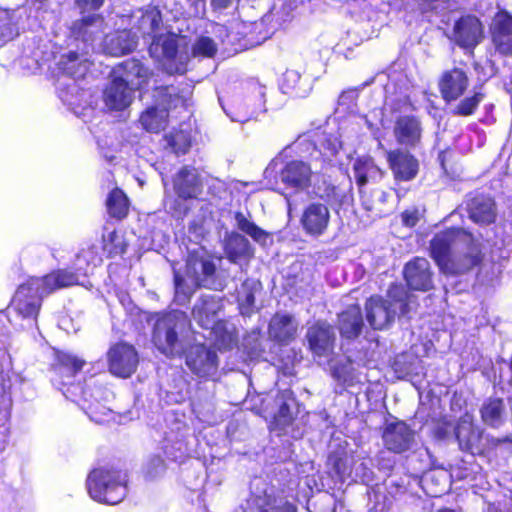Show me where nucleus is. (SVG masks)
Instances as JSON below:
<instances>
[{
  "instance_id": "412c9836",
  "label": "nucleus",
  "mask_w": 512,
  "mask_h": 512,
  "mask_svg": "<svg viewBox=\"0 0 512 512\" xmlns=\"http://www.w3.org/2000/svg\"><path fill=\"white\" fill-rule=\"evenodd\" d=\"M342 142L340 139L327 132L319 133L313 141V151L310 158L320 164L322 169L334 166L340 150Z\"/></svg>"
},
{
  "instance_id": "4be33fe9",
  "label": "nucleus",
  "mask_w": 512,
  "mask_h": 512,
  "mask_svg": "<svg viewBox=\"0 0 512 512\" xmlns=\"http://www.w3.org/2000/svg\"><path fill=\"white\" fill-rule=\"evenodd\" d=\"M393 134L399 145L410 148L418 146L422 138L420 118L415 115L398 116L394 122Z\"/></svg>"
},
{
  "instance_id": "6ab92c4d",
  "label": "nucleus",
  "mask_w": 512,
  "mask_h": 512,
  "mask_svg": "<svg viewBox=\"0 0 512 512\" xmlns=\"http://www.w3.org/2000/svg\"><path fill=\"white\" fill-rule=\"evenodd\" d=\"M403 277L408 290L429 291L433 288V273L424 257H414L403 268Z\"/></svg>"
},
{
  "instance_id": "5fc2aeb1",
  "label": "nucleus",
  "mask_w": 512,
  "mask_h": 512,
  "mask_svg": "<svg viewBox=\"0 0 512 512\" xmlns=\"http://www.w3.org/2000/svg\"><path fill=\"white\" fill-rule=\"evenodd\" d=\"M166 469V463L165 460L159 456H153L148 464L147 467V475L149 477H154L158 472H163Z\"/></svg>"
},
{
  "instance_id": "0eeeda50",
  "label": "nucleus",
  "mask_w": 512,
  "mask_h": 512,
  "mask_svg": "<svg viewBox=\"0 0 512 512\" xmlns=\"http://www.w3.org/2000/svg\"><path fill=\"white\" fill-rule=\"evenodd\" d=\"M214 255L204 248L189 251L186 259L187 274L193 277L196 288L217 289V265Z\"/></svg>"
},
{
  "instance_id": "338daca9",
  "label": "nucleus",
  "mask_w": 512,
  "mask_h": 512,
  "mask_svg": "<svg viewBox=\"0 0 512 512\" xmlns=\"http://www.w3.org/2000/svg\"><path fill=\"white\" fill-rule=\"evenodd\" d=\"M435 478H436V474L435 473H430L424 479L425 484L428 486L430 483L434 482Z\"/></svg>"
},
{
  "instance_id": "e2e57ef3",
  "label": "nucleus",
  "mask_w": 512,
  "mask_h": 512,
  "mask_svg": "<svg viewBox=\"0 0 512 512\" xmlns=\"http://www.w3.org/2000/svg\"><path fill=\"white\" fill-rule=\"evenodd\" d=\"M364 322H352V329L354 337L360 334Z\"/></svg>"
},
{
  "instance_id": "39448f33",
  "label": "nucleus",
  "mask_w": 512,
  "mask_h": 512,
  "mask_svg": "<svg viewBox=\"0 0 512 512\" xmlns=\"http://www.w3.org/2000/svg\"><path fill=\"white\" fill-rule=\"evenodd\" d=\"M414 296L400 282H392L386 291V297L370 296L365 303L366 320H395L405 317L414 303Z\"/></svg>"
},
{
  "instance_id": "a18cd8bd",
  "label": "nucleus",
  "mask_w": 512,
  "mask_h": 512,
  "mask_svg": "<svg viewBox=\"0 0 512 512\" xmlns=\"http://www.w3.org/2000/svg\"><path fill=\"white\" fill-rule=\"evenodd\" d=\"M414 362L415 358L411 354L401 353L394 358L391 367L397 378L406 379L415 374Z\"/></svg>"
},
{
  "instance_id": "13d9d810",
  "label": "nucleus",
  "mask_w": 512,
  "mask_h": 512,
  "mask_svg": "<svg viewBox=\"0 0 512 512\" xmlns=\"http://www.w3.org/2000/svg\"><path fill=\"white\" fill-rule=\"evenodd\" d=\"M105 0H75L77 6L82 12L98 10L102 7Z\"/></svg>"
},
{
  "instance_id": "f8f14e48",
  "label": "nucleus",
  "mask_w": 512,
  "mask_h": 512,
  "mask_svg": "<svg viewBox=\"0 0 512 512\" xmlns=\"http://www.w3.org/2000/svg\"><path fill=\"white\" fill-rule=\"evenodd\" d=\"M330 210L324 203L313 201L302 210L299 224L305 235L318 238L323 236L330 225Z\"/></svg>"
},
{
  "instance_id": "9b49d317",
  "label": "nucleus",
  "mask_w": 512,
  "mask_h": 512,
  "mask_svg": "<svg viewBox=\"0 0 512 512\" xmlns=\"http://www.w3.org/2000/svg\"><path fill=\"white\" fill-rule=\"evenodd\" d=\"M468 218L475 224L486 227L496 223L497 203L492 195L479 189L469 192L464 200Z\"/></svg>"
},
{
  "instance_id": "6e6d98bb",
  "label": "nucleus",
  "mask_w": 512,
  "mask_h": 512,
  "mask_svg": "<svg viewBox=\"0 0 512 512\" xmlns=\"http://www.w3.org/2000/svg\"><path fill=\"white\" fill-rule=\"evenodd\" d=\"M339 317V320H363L361 307L358 304L348 305Z\"/></svg>"
},
{
  "instance_id": "680f3d73",
  "label": "nucleus",
  "mask_w": 512,
  "mask_h": 512,
  "mask_svg": "<svg viewBox=\"0 0 512 512\" xmlns=\"http://www.w3.org/2000/svg\"><path fill=\"white\" fill-rule=\"evenodd\" d=\"M233 0H211V5L215 9H225L232 4Z\"/></svg>"
},
{
  "instance_id": "774afa93",
  "label": "nucleus",
  "mask_w": 512,
  "mask_h": 512,
  "mask_svg": "<svg viewBox=\"0 0 512 512\" xmlns=\"http://www.w3.org/2000/svg\"><path fill=\"white\" fill-rule=\"evenodd\" d=\"M488 512H502V511L495 506H489Z\"/></svg>"
},
{
  "instance_id": "f704fd0d",
  "label": "nucleus",
  "mask_w": 512,
  "mask_h": 512,
  "mask_svg": "<svg viewBox=\"0 0 512 512\" xmlns=\"http://www.w3.org/2000/svg\"><path fill=\"white\" fill-rule=\"evenodd\" d=\"M105 205L108 215L117 221L124 220L129 214L130 200L119 187L113 188L108 193Z\"/></svg>"
},
{
  "instance_id": "37998d69",
  "label": "nucleus",
  "mask_w": 512,
  "mask_h": 512,
  "mask_svg": "<svg viewBox=\"0 0 512 512\" xmlns=\"http://www.w3.org/2000/svg\"><path fill=\"white\" fill-rule=\"evenodd\" d=\"M167 146L176 155H185L191 148V137L183 130H173L165 135Z\"/></svg>"
},
{
  "instance_id": "a19ab883",
  "label": "nucleus",
  "mask_w": 512,
  "mask_h": 512,
  "mask_svg": "<svg viewBox=\"0 0 512 512\" xmlns=\"http://www.w3.org/2000/svg\"><path fill=\"white\" fill-rule=\"evenodd\" d=\"M234 218L236 220L237 228L249 235L255 242L265 245L271 234L261 227L256 225L254 222L248 220L245 215L238 211L235 212Z\"/></svg>"
},
{
  "instance_id": "a211bd4d",
  "label": "nucleus",
  "mask_w": 512,
  "mask_h": 512,
  "mask_svg": "<svg viewBox=\"0 0 512 512\" xmlns=\"http://www.w3.org/2000/svg\"><path fill=\"white\" fill-rule=\"evenodd\" d=\"M384 447L395 454H402L411 449L415 433L411 427L402 420L386 425L382 432Z\"/></svg>"
},
{
  "instance_id": "2eb2a0df",
  "label": "nucleus",
  "mask_w": 512,
  "mask_h": 512,
  "mask_svg": "<svg viewBox=\"0 0 512 512\" xmlns=\"http://www.w3.org/2000/svg\"><path fill=\"white\" fill-rule=\"evenodd\" d=\"M386 160L396 182L412 181L419 173V160L407 150H389L386 152Z\"/></svg>"
},
{
  "instance_id": "79ce46f5",
  "label": "nucleus",
  "mask_w": 512,
  "mask_h": 512,
  "mask_svg": "<svg viewBox=\"0 0 512 512\" xmlns=\"http://www.w3.org/2000/svg\"><path fill=\"white\" fill-rule=\"evenodd\" d=\"M62 70L73 78L84 76L88 69L86 59H81L80 54L76 51H70L62 56Z\"/></svg>"
},
{
  "instance_id": "2f4dec72",
  "label": "nucleus",
  "mask_w": 512,
  "mask_h": 512,
  "mask_svg": "<svg viewBox=\"0 0 512 512\" xmlns=\"http://www.w3.org/2000/svg\"><path fill=\"white\" fill-rule=\"evenodd\" d=\"M481 421L488 427L499 428L504 423L505 403L501 397L487 398L479 409Z\"/></svg>"
},
{
  "instance_id": "c85d7f7f",
  "label": "nucleus",
  "mask_w": 512,
  "mask_h": 512,
  "mask_svg": "<svg viewBox=\"0 0 512 512\" xmlns=\"http://www.w3.org/2000/svg\"><path fill=\"white\" fill-rule=\"evenodd\" d=\"M104 18L100 14L82 17L73 22L71 35L77 41L93 43L103 33Z\"/></svg>"
},
{
  "instance_id": "72a5a7b5",
  "label": "nucleus",
  "mask_w": 512,
  "mask_h": 512,
  "mask_svg": "<svg viewBox=\"0 0 512 512\" xmlns=\"http://www.w3.org/2000/svg\"><path fill=\"white\" fill-rule=\"evenodd\" d=\"M225 254L233 263L253 256V248L248 239L240 233H231L225 241Z\"/></svg>"
},
{
  "instance_id": "0e129e2a",
  "label": "nucleus",
  "mask_w": 512,
  "mask_h": 512,
  "mask_svg": "<svg viewBox=\"0 0 512 512\" xmlns=\"http://www.w3.org/2000/svg\"><path fill=\"white\" fill-rule=\"evenodd\" d=\"M445 492V484L440 487V488H436V489H432L429 494L432 496V497H439L441 496L443 493Z\"/></svg>"
},
{
  "instance_id": "e433bc0d",
  "label": "nucleus",
  "mask_w": 512,
  "mask_h": 512,
  "mask_svg": "<svg viewBox=\"0 0 512 512\" xmlns=\"http://www.w3.org/2000/svg\"><path fill=\"white\" fill-rule=\"evenodd\" d=\"M279 87L282 93L292 97H303L306 93V81L293 69H287L282 74Z\"/></svg>"
},
{
  "instance_id": "bb28decb",
  "label": "nucleus",
  "mask_w": 512,
  "mask_h": 512,
  "mask_svg": "<svg viewBox=\"0 0 512 512\" xmlns=\"http://www.w3.org/2000/svg\"><path fill=\"white\" fill-rule=\"evenodd\" d=\"M277 397L280 398L281 403L271 419L269 430L275 431L277 432V435L281 436L295 421L290 403H296L297 399L294 391L289 388L279 391Z\"/></svg>"
},
{
  "instance_id": "1a4fd4ad",
  "label": "nucleus",
  "mask_w": 512,
  "mask_h": 512,
  "mask_svg": "<svg viewBox=\"0 0 512 512\" xmlns=\"http://www.w3.org/2000/svg\"><path fill=\"white\" fill-rule=\"evenodd\" d=\"M44 296L46 295L40 292V288L38 285H35L30 276L18 286L9 303V308L18 317L36 320L39 316Z\"/></svg>"
},
{
  "instance_id": "4468645a",
  "label": "nucleus",
  "mask_w": 512,
  "mask_h": 512,
  "mask_svg": "<svg viewBox=\"0 0 512 512\" xmlns=\"http://www.w3.org/2000/svg\"><path fill=\"white\" fill-rule=\"evenodd\" d=\"M86 361L74 354L56 350L49 371L52 382L58 385H71L77 374L84 368Z\"/></svg>"
},
{
  "instance_id": "9d476101",
  "label": "nucleus",
  "mask_w": 512,
  "mask_h": 512,
  "mask_svg": "<svg viewBox=\"0 0 512 512\" xmlns=\"http://www.w3.org/2000/svg\"><path fill=\"white\" fill-rule=\"evenodd\" d=\"M108 371L117 378H130L139 365V354L134 345L119 341L106 352Z\"/></svg>"
},
{
  "instance_id": "4c0bfd02",
  "label": "nucleus",
  "mask_w": 512,
  "mask_h": 512,
  "mask_svg": "<svg viewBox=\"0 0 512 512\" xmlns=\"http://www.w3.org/2000/svg\"><path fill=\"white\" fill-rule=\"evenodd\" d=\"M128 242L118 230H113L103 237L102 250L107 258L114 259L123 257L127 252Z\"/></svg>"
},
{
  "instance_id": "c03bdc74",
  "label": "nucleus",
  "mask_w": 512,
  "mask_h": 512,
  "mask_svg": "<svg viewBox=\"0 0 512 512\" xmlns=\"http://www.w3.org/2000/svg\"><path fill=\"white\" fill-rule=\"evenodd\" d=\"M162 21L163 19L161 11L158 7L154 6L146 9L142 13L139 19V24L141 28L147 29L148 34L153 38L154 36L158 35V32L161 29Z\"/></svg>"
},
{
  "instance_id": "58836bf2",
  "label": "nucleus",
  "mask_w": 512,
  "mask_h": 512,
  "mask_svg": "<svg viewBox=\"0 0 512 512\" xmlns=\"http://www.w3.org/2000/svg\"><path fill=\"white\" fill-rule=\"evenodd\" d=\"M226 322H212L211 326L201 325L205 329H210L208 338L214 342L219 349L230 350L236 342V335L227 331L225 328Z\"/></svg>"
},
{
  "instance_id": "5701e85b",
  "label": "nucleus",
  "mask_w": 512,
  "mask_h": 512,
  "mask_svg": "<svg viewBox=\"0 0 512 512\" xmlns=\"http://www.w3.org/2000/svg\"><path fill=\"white\" fill-rule=\"evenodd\" d=\"M110 77L103 91V101L108 109L123 111L131 104L135 88L114 76Z\"/></svg>"
},
{
  "instance_id": "aec40b11",
  "label": "nucleus",
  "mask_w": 512,
  "mask_h": 512,
  "mask_svg": "<svg viewBox=\"0 0 512 512\" xmlns=\"http://www.w3.org/2000/svg\"><path fill=\"white\" fill-rule=\"evenodd\" d=\"M35 285L42 294L50 295L58 290L70 288L80 284L79 274L70 268L53 269L43 276H31Z\"/></svg>"
},
{
  "instance_id": "ea45409f",
  "label": "nucleus",
  "mask_w": 512,
  "mask_h": 512,
  "mask_svg": "<svg viewBox=\"0 0 512 512\" xmlns=\"http://www.w3.org/2000/svg\"><path fill=\"white\" fill-rule=\"evenodd\" d=\"M268 332L279 345H288L296 338L297 327L295 322H269Z\"/></svg>"
},
{
  "instance_id": "a878e982",
  "label": "nucleus",
  "mask_w": 512,
  "mask_h": 512,
  "mask_svg": "<svg viewBox=\"0 0 512 512\" xmlns=\"http://www.w3.org/2000/svg\"><path fill=\"white\" fill-rule=\"evenodd\" d=\"M483 436V431L471 422L460 421L455 427V438L459 449L474 456L483 454L481 449Z\"/></svg>"
},
{
  "instance_id": "052dcab7",
  "label": "nucleus",
  "mask_w": 512,
  "mask_h": 512,
  "mask_svg": "<svg viewBox=\"0 0 512 512\" xmlns=\"http://www.w3.org/2000/svg\"><path fill=\"white\" fill-rule=\"evenodd\" d=\"M259 512H282V508L275 505L270 500H266L262 505L259 506Z\"/></svg>"
},
{
  "instance_id": "f3484780",
  "label": "nucleus",
  "mask_w": 512,
  "mask_h": 512,
  "mask_svg": "<svg viewBox=\"0 0 512 512\" xmlns=\"http://www.w3.org/2000/svg\"><path fill=\"white\" fill-rule=\"evenodd\" d=\"M153 74L152 69L136 57H131L117 63L110 72V76L125 81L128 85L135 83L138 89L146 87Z\"/></svg>"
},
{
  "instance_id": "20e7f679",
  "label": "nucleus",
  "mask_w": 512,
  "mask_h": 512,
  "mask_svg": "<svg viewBox=\"0 0 512 512\" xmlns=\"http://www.w3.org/2000/svg\"><path fill=\"white\" fill-rule=\"evenodd\" d=\"M127 475L113 464L99 465L86 478L88 495L96 502L116 505L127 495Z\"/></svg>"
},
{
  "instance_id": "393cba45",
  "label": "nucleus",
  "mask_w": 512,
  "mask_h": 512,
  "mask_svg": "<svg viewBox=\"0 0 512 512\" xmlns=\"http://www.w3.org/2000/svg\"><path fill=\"white\" fill-rule=\"evenodd\" d=\"M306 339L309 349L318 357L327 356L333 351L335 334L329 325L316 322L308 329Z\"/></svg>"
},
{
  "instance_id": "603ef678",
  "label": "nucleus",
  "mask_w": 512,
  "mask_h": 512,
  "mask_svg": "<svg viewBox=\"0 0 512 512\" xmlns=\"http://www.w3.org/2000/svg\"><path fill=\"white\" fill-rule=\"evenodd\" d=\"M331 375L342 386H353L356 382L353 369L347 364H336Z\"/></svg>"
},
{
  "instance_id": "7c9ffc66",
  "label": "nucleus",
  "mask_w": 512,
  "mask_h": 512,
  "mask_svg": "<svg viewBox=\"0 0 512 512\" xmlns=\"http://www.w3.org/2000/svg\"><path fill=\"white\" fill-rule=\"evenodd\" d=\"M223 298L216 295H202L192 309L196 320H222Z\"/></svg>"
},
{
  "instance_id": "864d4df0",
  "label": "nucleus",
  "mask_w": 512,
  "mask_h": 512,
  "mask_svg": "<svg viewBox=\"0 0 512 512\" xmlns=\"http://www.w3.org/2000/svg\"><path fill=\"white\" fill-rule=\"evenodd\" d=\"M328 464L332 467L338 476H343L348 472L347 456L343 453H332L328 457Z\"/></svg>"
},
{
  "instance_id": "b1692460",
  "label": "nucleus",
  "mask_w": 512,
  "mask_h": 512,
  "mask_svg": "<svg viewBox=\"0 0 512 512\" xmlns=\"http://www.w3.org/2000/svg\"><path fill=\"white\" fill-rule=\"evenodd\" d=\"M138 38L130 29H118L105 37L103 49L106 54L121 57L136 50Z\"/></svg>"
},
{
  "instance_id": "dca6fc26",
  "label": "nucleus",
  "mask_w": 512,
  "mask_h": 512,
  "mask_svg": "<svg viewBox=\"0 0 512 512\" xmlns=\"http://www.w3.org/2000/svg\"><path fill=\"white\" fill-rule=\"evenodd\" d=\"M153 103L165 111L181 113L189 105L190 92L174 84L159 85L153 88Z\"/></svg>"
},
{
  "instance_id": "cd10ccee",
  "label": "nucleus",
  "mask_w": 512,
  "mask_h": 512,
  "mask_svg": "<svg viewBox=\"0 0 512 512\" xmlns=\"http://www.w3.org/2000/svg\"><path fill=\"white\" fill-rule=\"evenodd\" d=\"M312 171L309 164L292 160L286 163L280 172L282 182L296 190H303L310 185Z\"/></svg>"
},
{
  "instance_id": "69168bd1",
  "label": "nucleus",
  "mask_w": 512,
  "mask_h": 512,
  "mask_svg": "<svg viewBox=\"0 0 512 512\" xmlns=\"http://www.w3.org/2000/svg\"><path fill=\"white\" fill-rule=\"evenodd\" d=\"M372 326L373 329H376V330H381V329H384L386 328L387 324H389L390 322H383V323H379V322H374V321H371L369 322Z\"/></svg>"
},
{
  "instance_id": "09e8293b",
  "label": "nucleus",
  "mask_w": 512,
  "mask_h": 512,
  "mask_svg": "<svg viewBox=\"0 0 512 512\" xmlns=\"http://www.w3.org/2000/svg\"><path fill=\"white\" fill-rule=\"evenodd\" d=\"M505 445L512 446V439L509 436L493 437L490 435L483 436L481 449L483 454L481 456L497 455V452Z\"/></svg>"
},
{
  "instance_id": "c9c22d12",
  "label": "nucleus",
  "mask_w": 512,
  "mask_h": 512,
  "mask_svg": "<svg viewBox=\"0 0 512 512\" xmlns=\"http://www.w3.org/2000/svg\"><path fill=\"white\" fill-rule=\"evenodd\" d=\"M139 122L145 131L159 133L167 127L169 115L153 103L140 114Z\"/></svg>"
},
{
  "instance_id": "423d86ee",
  "label": "nucleus",
  "mask_w": 512,
  "mask_h": 512,
  "mask_svg": "<svg viewBox=\"0 0 512 512\" xmlns=\"http://www.w3.org/2000/svg\"><path fill=\"white\" fill-rule=\"evenodd\" d=\"M172 186L177 200L171 206L173 214L184 218L189 213V207L179 200H196L203 192L204 183L198 169L191 165H183L172 177Z\"/></svg>"
},
{
  "instance_id": "bf43d9fd",
  "label": "nucleus",
  "mask_w": 512,
  "mask_h": 512,
  "mask_svg": "<svg viewBox=\"0 0 512 512\" xmlns=\"http://www.w3.org/2000/svg\"><path fill=\"white\" fill-rule=\"evenodd\" d=\"M402 222L405 226L414 227L416 226L419 218L416 211L404 210L401 213Z\"/></svg>"
},
{
  "instance_id": "473e14b6",
  "label": "nucleus",
  "mask_w": 512,
  "mask_h": 512,
  "mask_svg": "<svg viewBox=\"0 0 512 512\" xmlns=\"http://www.w3.org/2000/svg\"><path fill=\"white\" fill-rule=\"evenodd\" d=\"M178 48V41L173 35H157L152 38L148 52L152 58L175 61Z\"/></svg>"
},
{
  "instance_id": "6e6552de",
  "label": "nucleus",
  "mask_w": 512,
  "mask_h": 512,
  "mask_svg": "<svg viewBox=\"0 0 512 512\" xmlns=\"http://www.w3.org/2000/svg\"><path fill=\"white\" fill-rule=\"evenodd\" d=\"M484 38L483 22L475 14H463L454 21L450 40L465 52L473 54Z\"/></svg>"
},
{
  "instance_id": "f03ea898",
  "label": "nucleus",
  "mask_w": 512,
  "mask_h": 512,
  "mask_svg": "<svg viewBox=\"0 0 512 512\" xmlns=\"http://www.w3.org/2000/svg\"><path fill=\"white\" fill-rule=\"evenodd\" d=\"M429 252L446 275H463L480 268L485 261L483 244L468 229L449 227L430 240Z\"/></svg>"
},
{
  "instance_id": "de8ad7c7",
  "label": "nucleus",
  "mask_w": 512,
  "mask_h": 512,
  "mask_svg": "<svg viewBox=\"0 0 512 512\" xmlns=\"http://www.w3.org/2000/svg\"><path fill=\"white\" fill-rule=\"evenodd\" d=\"M174 281V300L179 304H187L190 302L194 290L186 283L184 277L175 272L173 276Z\"/></svg>"
},
{
  "instance_id": "7ed1b4c3",
  "label": "nucleus",
  "mask_w": 512,
  "mask_h": 512,
  "mask_svg": "<svg viewBox=\"0 0 512 512\" xmlns=\"http://www.w3.org/2000/svg\"><path fill=\"white\" fill-rule=\"evenodd\" d=\"M469 86L468 73L460 67L445 70L440 75L438 90L444 102L449 104L459 100L451 110L453 116L463 118L473 116L486 99V92L481 85L475 86L471 94L463 97Z\"/></svg>"
},
{
  "instance_id": "8fccbe9b",
  "label": "nucleus",
  "mask_w": 512,
  "mask_h": 512,
  "mask_svg": "<svg viewBox=\"0 0 512 512\" xmlns=\"http://www.w3.org/2000/svg\"><path fill=\"white\" fill-rule=\"evenodd\" d=\"M126 316L128 320H167V314L161 312L148 313L146 311L141 310L134 303L129 301L127 306H125Z\"/></svg>"
},
{
  "instance_id": "49530a36",
  "label": "nucleus",
  "mask_w": 512,
  "mask_h": 512,
  "mask_svg": "<svg viewBox=\"0 0 512 512\" xmlns=\"http://www.w3.org/2000/svg\"><path fill=\"white\" fill-rule=\"evenodd\" d=\"M243 293L237 297L238 309L243 317H251L256 310L255 294L246 282L242 285Z\"/></svg>"
},
{
  "instance_id": "ddd939ff",
  "label": "nucleus",
  "mask_w": 512,
  "mask_h": 512,
  "mask_svg": "<svg viewBox=\"0 0 512 512\" xmlns=\"http://www.w3.org/2000/svg\"><path fill=\"white\" fill-rule=\"evenodd\" d=\"M491 43L504 56L512 55V14L502 8L493 15L489 24Z\"/></svg>"
},
{
  "instance_id": "f257e3e1",
  "label": "nucleus",
  "mask_w": 512,
  "mask_h": 512,
  "mask_svg": "<svg viewBox=\"0 0 512 512\" xmlns=\"http://www.w3.org/2000/svg\"><path fill=\"white\" fill-rule=\"evenodd\" d=\"M194 334L191 322H155L152 342L166 357H182L194 375L208 378L218 370V355L204 343H192Z\"/></svg>"
},
{
  "instance_id": "c756f323",
  "label": "nucleus",
  "mask_w": 512,
  "mask_h": 512,
  "mask_svg": "<svg viewBox=\"0 0 512 512\" xmlns=\"http://www.w3.org/2000/svg\"><path fill=\"white\" fill-rule=\"evenodd\" d=\"M353 171L356 184L361 189L367 185L369 180L374 182L384 178L386 172L381 169L371 156H362L356 158L353 164Z\"/></svg>"
},
{
  "instance_id": "3c124183",
  "label": "nucleus",
  "mask_w": 512,
  "mask_h": 512,
  "mask_svg": "<svg viewBox=\"0 0 512 512\" xmlns=\"http://www.w3.org/2000/svg\"><path fill=\"white\" fill-rule=\"evenodd\" d=\"M217 53V45L208 36H200L193 45V54L206 58H213Z\"/></svg>"
},
{
  "instance_id": "4d7b16f0",
  "label": "nucleus",
  "mask_w": 512,
  "mask_h": 512,
  "mask_svg": "<svg viewBox=\"0 0 512 512\" xmlns=\"http://www.w3.org/2000/svg\"><path fill=\"white\" fill-rule=\"evenodd\" d=\"M323 197L327 203L338 202L341 198L340 190L333 184H327L324 189Z\"/></svg>"
}]
</instances>
